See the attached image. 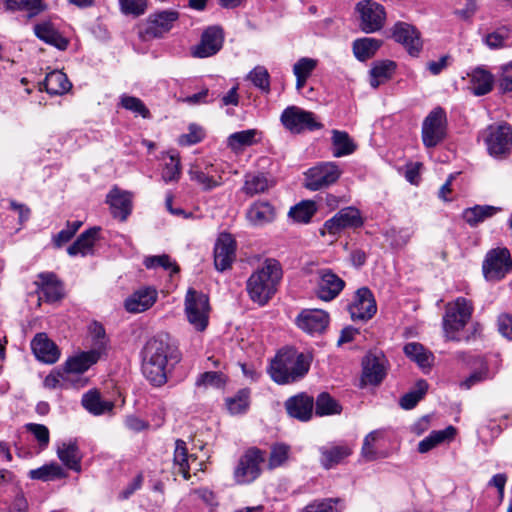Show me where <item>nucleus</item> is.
<instances>
[{
	"instance_id": "f257e3e1",
	"label": "nucleus",
	"mask_w": 512,
	"mask_h": 512,
	"mask_svg": "<svg viewBox=\"0 0 512 512\" xmlns=\"http://www.w3.org/2000/svg\"><path fill=\"white\" fill-rule=\"evenodd\" d=\"M180 361V352L168 334L149 339L142 350V373L147 381L161 387L167 383L168 373Z\"/></svg>"
},
{
	"instance_id": "f03ea898",
	"label": "nucleus",
	"mask_w": 512,
	"mask_h": 512,
	"mask_svg": "<svg viewBox=\"0 0 512 512\" xmlns=\"http://www.w3.org/2000/svg\"><path fill=\"white\" fill-rule=\"evenodd\" d=\"M312 360L310 353L299 352L294 348H283L271 360L267 372L279 385L293 384L307 375Z\"/></svg>"
},
{
	"instance_id": "7ed1b4c3",
	"label": "nucleus",
	"mask_w": 512,
	"mask_h": 512,
	"mask_svg": "<svg viewBox=\"0 0 512 512\" xmlns=\"http://www.w3.org/2000/svg\"><path fill=\"white\" fill-rule=\"evenodd\" d=\"M282 268L275 259H266L247 279L246 291L252 302L266 305L277 292Z\"/></svg>"
},
{
	"instance_id": "20e7f679",
	"label": "nucleus",
	"mask_w": 512,
	"mask_h": 512,
	"mask_svg": "<svg viewBox=\"0 0 512 512\" xmlns=\"http://www.w3.org/2000/svg\"><path fill=\"white\" fill-rule=\"evenodd\" d=\"M209 298L203 292L189 288L185 296V313L188 322L197 330L204 331L209 321Z\"/></svg>"
},
{
	"instance_id": "39448f33",
	"label": "nucleus",
	"mask_w": 512,
	"mask_h": 512,
	"mask_svg": "<svg viewBox=\"0 0 512 512\" xmlns=\"http://www.w3.org/2000/svg\"><path fill=\"white\" fill-rule=\"evenodd\" d=\"M265 462V451L251 447L239 458L234 469V479L237 484H249L261 474V465Z\"/></svg>"
},
{
	"instance_id": "423d86ee",
	"label": "nucleus",
	"mask_w": 512,
	"mask_h": 512,
	"mask_svg": "<svg viewBox=\"0 0 512 512\" xmlns=\"http://www.w3.org/2000/svg\"><path fill=\"white\" fill-rule=\"evenodd\" d=\"M473 307L470 301L463 297L449 305L443 319V326L449 340H458L455 333L462 330L471 318Z\"/></svg>"
},
{
	"instance_id": "0eeeda50",
	"label": "nucleus",
	"mask_w": 512,
	"mask_h": 512,
	"mask_svg": "<svg viewBox=\"0 0 512 512\" xmlns=\"http://www.w3.org/2000/svg\"><path fill=\"white\" fill-rule=\"evenodd\" d=\"M512 270L510 251L505 247H497L487 252L482 271L487 281H499Z\"/></svg>"
},
{
	"instance_id": "6e6552de",
	"label": "nucleus",
	"mask_w": 512,
	"mask_h": 512,
	"mask_svg": "<svg viewBox=\"0 0 512 512\" xmlns=\"http://www.w3.org/2000/svg\"><path fill=\"white\" fill-rule=\"evenodd\" d=\"M283 126L291 133L300 134L305 130H319L323 125L317 121L314 113L297 106L287 107L281 114Z\"/></svg>"
},
{
	"instance_id": "1a4fd4ad",
	"label": "nucleus",
	"mask_w": 512,
	"mask_h": 512,
	"mask_svg": "<svg viewBox=\"0 0 512 512\" xmlns=\"http://www.w3.org/2000/svg\"><path fill=\"white\" fill-rule=\"evenodd\" d=\"M342 170L335 162H321L305 173V187L311 191L321 190L334 184Z\"/></svg>"
},
{
	"instance_id": "9d476101",
	"label": "nucleus",
	"mask_w": 512,
	"mask_h": 512,
	"mask_svg": "<svg viewBox=\"0 0 512 512\" xmlns=\"http://www.w3.org/2000/svg\"><path fill=\"white\" fill-rule=\"evenodd\" d=\"M447 117L442 107L434 108L424 119L422 124L423 144L428 147H435L446 136Z\"/></svg>"
},
{
	"instance_id": "9b49d317",
	"label": "nucleus",
	"mask_w": 512,
	"mask_h": 512,
	"mask_svg": "<svg viewBox=\"0 0 512 512\" xmlns=\"http://www.w3.org/2000/svg\"><path fill=\"white\" fill-rule=\"evenodd\" d=\"M179 19V12L173 9L150 14L141 30L145 39L161 38L168 33Z\"/></svg>"
},
{
	"instance_id": "f8f14e48",
	"label": "nucleus",
	"mask_w": 512,
	"mask_h": 512,
	"mask_svg": "<svg viewBox=\"0 0 512 512\" xmlns=\"http://www.w3.org/2000/svg\"><path fill=\"white\" fill-rule=\"evenodd\" d=\"M315 294L322 301L329 302L339 296L345 288V281L329 268L316 272Z\"/></svg>"
},
{
	"instance_id": "ddd939ff",
	"label": "nucleus",
	"mask_w": 512,
	"mask_h": 512,
	"mask_svg": "<svg viewBox=\"0 0 512 512\" xmlns=\"http://www.w3.org/2000/svg\"><path fill=\"white\" fill-rule=\"evenodd\" d=\"M485 143L489 154L503 157L512 147V128L508 124L491 125L487 128Z\"/></svg>"
},
{
	"instance_id": "4468645a",
	"label": "nucleus",
	"mask_w": 512,
	"mask_h": 512,
	"mask_svg": "<svg viewBox=\"0 0 512 512\" xmlns=\"http://www.w3.org/2000/svg\"><path fill=\"white\" fill-rule=\"evenodd\" d=\"M360 15V28L365 33L379 31L385 23L384 7L373 0H363L356 5Z\"/></svg>"
},
{
	"instance_id": "2eb2a0df",
	"label": "nucleus",
	"mask_w": 512,
	"mask_h": 512,
	"mask_svg": "<svg viewBox=\"0 0 512 512\" xmlns=\"http://www.w3.org/2000/svg\"><path fill=\"white\" fill-rule=\"evenodd\" d=\"M363 218L360 211L353 206L339 210L332 218L325 221L321 234L329 233L336 235L346 228H359L363 225Z\"/></svg>"
},
{
	"instance_id": "dca6fc26",
	"label": "nucleus",
	"mask_w": 512,
	"mask_h": 512,
	"mask_svg": "<svg viewBox=\"0 0 512 512\" xmlns=\"http://www.w3.org/2000/svg\"><path fill=\"white\" fill-rule=\"evenodd\" d=\"M353 321H367L371 319L376 311L377 305L373 293L367 287L359 288L348 306Z\"/></svg>"
},
{
	"instance_id": "f3484780",
	"label": "nucleus",
	"mask_w": 512,
	"mask_h": 512,
	"mask_svg": "<svg viewBox=\"0 0 512 512\" xmlns=\"http://www.w3.org/2000/svg\"><path fill=\"white\" fill-rule=\"evenodd\" d=\"M329 322L328 312L322 309H303L295 319L297 327L310 335L324 333Z\"/></svg>"
},
{
	"instance_id": "a211bd4d",
	"label": "nucleus",
	"mask_w": 512,
	"mask_h": 512,
	"mask_svg": "<svg viewBox=\"0 0 512 512\" xmlns=\"http://www.w3.org/2000/svg\"><path fill=\"white\" fill-rule=\"evenodd\" d=\"M392 37L396 42L401 43L413 57H417L422 50L420 33L411 24L397 22L392 28Z\"/></svg>"
},
{
	"instance_id": "6ab92c4d",
	"label": "nucleus",
	"mask_w": 512,
	"mask_h": 512,
	"mask_svg": "<svg viewBox=\"0 0 512 512\" xmlns=\"http://www.w3.org/2000/svg\"><path fill=\"white\" fill-rule=\"evenodd\" d=\"M223 30L219 26L208 27L201 36L200 43L193 47L194 57L206 58L215 55L223 45Z\"/></svg>"
},
{
	"instance_id": "aec40b11",
	"label": "nucleus",
	"mask_w": 512,
	"mask_h": 512,
	"mask_svg": "<svg viewBox=\"0 0 512 512\" xmlns=\"http://www.w3.org/2000/svg\"><path fill=\"white\" fill-rule=\"evenodd\" d=\"M236 242L231 234L221 233L214 246V264L218 271L230 268L236 257Z\"/></svg>"
},
{
	"instance_id": "412c9836",
	"label": "nucleus",
	"mask_w": 512,
	"mask_h": 512,
	"mask_svg": "<svg viewBox=\"0 0 512 512\" xmlns=\"http://www.w3.org/2000/svg\"><path fill=\"white\" fill-rule=\"evenodd\" d=\"M320 464L326 469H332L342 464L353 453V447L346 442L329 443L319 448Z\"/></svg>"
},
{
	"instance_id": "4be33fe9",
	"label": "nucleus",
	"mask_w": 512,
	"mask_h": 512,
	"mask_svg": "<svg viewBox=\"0 0 512 512\" xmlns=\"http://www.w3.org/2000/svg\"><path fill=\"white\" fill-rule=\"evenodd\" d=\"M276 209L267 200L253 202L246 211V219L253 227H263L276 219Z\"/></svg>"
},
{
	"instance_id": "5701e85b",
	"label": "nucleus",
	"mask_w": 512,
	"mask_h": 512,
	"mask_svg": "<svg viewBox=\"0 0 512 512\" xmlns=\"http://www.w3.org/2000/svg\"><path fill=\"white\" fill-rule=\"evenodd\" d=\"M288 415L299 421H309L313 416L314 399L306 393H299L285 401Z\"/></svg>"
},
{
	"instance_id": "b1692460",
	"label": "nucleus",
	"mask_w": 512,
	"mask_h": 512,
	"mask_svg": "<svg viewBox=\"0 0 512 512\" xmlns=\"http://www.w3.org/2000/svg\"><path fill=\"white\" fill-rule=\"evenodd\" d=\"M157 290L153 287H143L132 293L124 303L125 309L130 313H140L148 310L156 302Z\"/></svg>"
},
{
	"instance_id": "393cba45",
	"label": "nucleus",
	"mask_w": 512,
	"mask_h": 512,
	"mask_svg": "<svg viewBox=\"0 0 512 512\" xmlns=\"http://www.w3.org/2000/svg\"><path fill=\"white\" fill-rule=\"evenodd\" d=\"M35 284L41 294L40 298H43L46 302L53 303L63 297L62 283L52 272L40 273Z\"/></svg>"
},
{
	"instance_id": "a878e982",
	"label": "nucleus",
	"mask_w": 512,
	"mask_h": 512,
	"mask_svg": "<svg viewBox=\"0 0 512 512\" xmlns=\"http://www.w3.org/2000/svg\"><path fill=\"white\" fill-rule=\"evenodd\" d=\"M31 349L38 360L48 364L55 363L60 356L57 346L45 333L36 334L31 341Z\"/></svg>"
},
{
	"instance_id": "bb28decb",
	"label": "nucleus",
	"mask_w": 512,
	"mask_h": 512,
	"mask_svg": "<svg viewBox=\"0 0 512 512\" xmlns=\"http://www.w3.org/2000/svg\"><path fill=\"white\" fill-rule=\"evenodd\" d=\"M57 457L70 470L81 471L82 454L77 440L59 442L56 448Z\"/></svg>"
},
{
	"instance_id": "cd10ccee",
	"label": "nucleus",
	"mask_w": 512,
	"mask_h": 512,
	"mask_svg": "<svg viewBox=\"0 0 512 512\" xmlns=\"http://www.w3.org/2000/svg\"><path fill=\"white\" fill-rule=\"evenodd\" d=\"M363 374L362 381L371 385L379 384L386 375L384 358L373 354H368L362 362Z\"/></svg>"
},
{
	"instance_id": "c85d7f7f",
	"label": "nucleus",
	"mask_w": 512,
	"mask_h": 512,
	"mask_svg": "<svg viewBox=\"0 0 512 512\" xmlns=\"http://www.w3.org/2000/svg\"><path fill=\"white\" fill-rule=\"evenodd\" d=\"M274 180L264 173H246L241 191L248 197L267 192L274 187Z\"/></svg>"
},
{
	"instance_id": "c756f323",
	"label": "nucleus",
	"mask_w": 512,
	"mask_h": 512,
	"mask_svg": "<svg viewBox=\"0 0 512 512\" xmlns=\"http://www.w3.org/2000/svg\"><path fill=\"white\" fill-rule=\"evenodd\" d=\"M100 359V350L91 349L69 358L64 365V372L69 374H81L87 371Z\"/></svg>"
},
{
	"instance_id": "7c9ffc66",
	"label": "nucleus",
	"mask_w": 512,
	"mask_h": 512,
	"mask_svg": "<svg viewBox=\"0 0 512 512\" xmlns=\"http://www.w3.org/2000/svg\"><path fill=\"white\" fill-rule=\"evenodd\" d=\"M34 33L37 38L61 51L66 50L68 47V39L59 33L51 21H43L36 24L34 26Z\"/></svg>"
},
{
	"instance_id": "2f4dec72",
	"label": "nucleus",
	"mask_w": 512,
	"mask_h": 512,
	"mask_svg": "<svg viewBox=\"0 0 512 512\" xmlns=\"http://www.w3.org/2000/svg\"><path fill=\"white\" fill-rule=\"evenodd\" d=\"M99 232V227H92L81 233L76 241L68 247V254L70 256H87L93 254L94 245L99 239Z\"/></svg>"
},
{
	"instance_id": "473e14b6",
	"label": "nucleus",
	"mask_w": 512,
	"mask_h": 512,
	"mask_svg": "<svg viewBox=\"0 0 512 512\" xmlns=\"http://www.w3.org/2000/svg\"><path fill=\"white\" fill-rule=\"evenodd\" d=\"M107 201L110 204L113 216L121 221L126 220L128 215L131 213L130 194L115 188L108 194Z\"/></svg>"
},
{
	"instance_id": "72a5a7b5",
	"label": "nucleus",
	"mask_w": 512,
	"mask_h": 512,
	"mask_svg": "<svg viewBox=\"0 0 512 512\" xmlns=\"http://www.w3.org/2000/svg\"><path fill=\"white\" fill-rule=\"evenodd\" d=\"M469 77V89L474 95H486L492 90L494 77L489 71L476 68L469 74Z\"/></svg>"
},
{
	"instance_id": "f704fd0d",
	"label": "nucleus",
	"mask_w": 512,
	"mask_h": 512,
	"mask_svg": "<svg viewBox=\"0 0 512 512\" xmlns=\"http://www.w3.org/2000/svg\"><path fill=\"white\" fill-rule=\"evenodd\" d=\"M261 132L257 129H247L232 133L227 138V146L232 151H241L245 147L252 146L260 141Z\"/></svg>"
},
{
	"instance_id": "c9c22d12",
	"label": "nucleus",
	"mask_w": 512,
	"mask_h": 512,
	"mask_svg": "<svg viewBox=\"0 0 512 512\" xmlns=\"http://www.w3.org/2000/svg\"><path fill=\"white\" fill-rule=\"evenodd\" d=\"M5 9L10 12L25 11L27 18L32 19L46 10L43 0H2Z\"/></svg>"
},
{
	"instance_id": "e433bc0d",
	"label": "nucleus",
	"mask_w": 512,
	"mask_h": 512,
	"mask_svg": "<svg viewBox=\"0 0 512 512\" xmlns=\"http://www.w3.org/2000/svg\"><path fill=\"white\" fill-rule=\"evenodd\" d=\"M47 93L50 95H61L68 92L71 83L65 73L54 70L47 73L44 81L41 83Z\"/></svg>"
},
{
	"instance_id": "4c0bfd02",
	"label": "nucleus",
	"mask_w": 512,
	"mask_h": 512,
	"mask_svg": "<svg viewBox=\"0 0 512 512\" xmlns=\"http://www.w3.org/2000/svg\"><path fill=\"white\" fill-rule=\"evenodd\" d=\"M190 460H196V456L193 454H188V449L186 442L182 439H177L175 441V449L173 455L174 465L178 467V472L182 474L185 480H189L190 475Z\"/></svg>"
},
{
	"instance_id": "58836bf2",
	"label": "nucleus",
	"mask_w": 512,
	"mask_h": 512,
	"mask_svg": "<svg viewBox=\"0 0 512 512\" xmlns=\"http://www.w3.org/2000/svg\"><path fill=\"white\" fill-rule=\"evenodd\" d=\"M28 476L32 480L49 482L65 478L67 473L58 463L51 462L37 469L30 470Z\"/></svg>"
},
{
	"instance_id": "ea45409f",
	"label": "nucleus",
	"mask_w": 512,
	"mask_h": 512,
	"mask_svg": "<svg viewBox=\"0 0 512 512\" xmlns=\"http://www.w3.org/2000/svg\"><path fill=\"white\" fill-rule=\"evenodd\" d=\"M382 45V40L363 37L353 42L352 48L356 59L366 61L372 58Z\"/></svg>"
},
{
	"instance_id": "a19ab883",
	"label": "nucleus",
	"mask_w": 512,
	"mask_h": 512,
	"mask_svg": "<svg viewBox=\"0 0 512 512\" xmlns=\"http://www.w3.org/2000/svg\"><path fill=\"white\" fill-rule=\"evenodd\" d=\"M83 407L94 415H101L112 411L114 404L101 398L96 390H90L82 397Z\"/></svg>"
},
{
	"instance_id": "79ce46f5",
	"label": "nucleus",
	"mask_w": 512,
	"mask_h": 512,
	"mask_svg": "<svg viewBox=\"0 0 512 512\" xmlns=\"http://www.w3.org/2000/svg\"><path fill=\"white\" fill-rule=\"evenodd\" d=\"M403 350L405 355L416 362L422 369L431 367L434 356L422 344L410 342L404 346Z\"/></svg>"
},
{
	"instance_id": "37998d69",
	"label": "nucleus",
	"mask_w": 512,
	"mask_h": 512,
	"mask_svg": "<svg viewBox=\"0 0 512 512\" xmlns=\"http://www.w3.org/2000/svg\"><path fill=\"white\" fill-rule=\"evenodd\" d=\"M396 64L391 60L377 61L370 70V85L378 88L380 84L389 80L395 72Z\"/></svg>"
},
{
	"instance_id": "c03bdc74",
	"label": "nucleus",
	"mask_w": 512,
	"mask_h": 512,
	"mask_svg": "<svg viewBox=\"0 0 512 512\" xmlns=\"http://www.w3.org/2000/svg\"><path fill=\"white\" fill-rule=\"evenodd\" d=\"M214 166H207L209 169L207 172L203 171L199 167H192L189 170V175L192 181L197 182L199 185L203 187L204 190H212L216 187H219L223 184L222 177L218 175L214 177L211 175V172L214 171Z\"/></svg>"
},
{
	"instance_id": "a18cd8bd",
	"label": "nucleus",
	"mask_w": 512,
	"mask_h": 512,
	"mask_svg": "<svg viewBox=\"0 0 512 512\" xmlns=\"http://www.w3.org/2000/svg\"><path fill=\"white\" fill-rule=\"evenodd\" d=\"M455 433L456 429L453 426H449L443 430L432 431L427 437L419 442L418 451L420 453H426L445 440L452 439Z\"/></svg>"
},
{
	"instance_id": "49530a36",
	"label": "nucleus",
	"mask_w": 512,
	"mask_h": 512,
	"mask_svg": "<svg viewBox=\"0 0 512 512\" xmlns=\"http://www.w3.org/2000/svg\"><path fill=\"white\" fill-rule=\"evenodd\" d=\"M499 210L500 208L495 206L476 205L474 207L465 209L463 212V218L470 226H476L483 222L485 219L495 215Z\"/></svg>"
},
{
	"instance_id": "de8ad7c7",
	"label": "nucleus",
	"mask_w": 512,
	"mask_h": 512,
	"mask_svg": "<svg viewBox=\"0 0 512 512\" xmlns=\"http://www.w3.org/2000/svg\"><path fill=\"white\" fill-rule=\"evenodd\" d=\"M316 203L312 200H304L289 210V217L297 223L307 224L316 213Z\"/></svg>"
},
{
	"instance_id": "09e8293b",
	"label": "nucleus",
	"mask_w": 512,
	"mask_h": 512,
	"mask_svg": "<svg viewBox=\"0 0 512 512\" xmlns=\"http://www.w3.org/2000/svg\"><path fill=\"white\" fill-rule=\"evenodd\" d=\"M314 405L317 416L340 414L342 411L341 405L326 392L317 396Z\"/></svg>"
},
{
	"instance_id": "8fccbe9b",
	"label": "nucleus",
	"mask_w": 512,
	"mask_h": 512,
	"mask_svg": "<svg viewBox=\"0 0 512 512\" xmlns=\"http://www.w3.org/2000/svg\"><path fill=\"white\" fill-rule=\"evenodd\" d=\"M333 156L342 157L354 152L355 145L348 133L338 130L332 131Z\"/></svg>"
},
{
	"instance_id": "3c124183",
	"label": "nucleus",
	"mask_w": 512,
	"mask_h": 512,
	"mask_svg": "<svg viewBox=\"0 0 512 512\" xmlns=\"http://www.w3.org/2000/svg\"><path fill=\"white\" fill-rule=\"evenodd\" d=\"M427 390V381L424 379L418 380L415 387L401 397L399 402L400 406L405 410L414 408L417 403L424 397Z\"/></svg>"
},
{
	"instance_id": "603ef678",
	"label": "nucleus",
	"mask_w": 512,
	"mask_h": 512,
	"mask_svg": "<svg viewBox=\"0 0 512 512\" xmlns=\"http://www.w3.org/2000/svg\"><path fill=\"white\" fill-rule=\"evenodd\" d=\"M343 501L340 498H325L314 500L304 507L301 512H341Z\"/></svg>"
},
{
	"instance_id": "864d4df0",
	"label": "nucleus",
	"mask_w": 512,
	"mask_h": 512,
	"mask_svg": "<svg viewBox=\"0 0 512 512\" xmlns=\"http://www.w3.org/2000/svg\"><path fill=\"white\" fill-rule=\"evenodd\" d=\"M0 512H29V503L22 489L12 499L0 500Z\"/></svg>"
},
{
	"instance_id": "5fc2aeb1",
	"label": "nucleus",
	"mask_w": 512,
	"mask_h": 512,
	"mask_svg": "<svg viewBox=\"0 0 512 512\" xmlns=\"http://www.w3.org/2000/svg\"><path fill=\"white\" fill-rule=\"evenodd\" d=\"M290 453V446L284 443H276L272 445L270 456L268 459V469L273 470L284 465Z\"/></svg>"
},
{
	"instance_id": "6e6d98bb",
	"label": "nucleus",
	"mask_w": 512,
	"mask_h": 512,
	"mask_svg": "<svg viewBox=\"0 0 512 512\" xmlns=\"http://www.w3.org/2000/svg\"><path fill=\"white\" fill-rule=\"evenodd\" d=\"M250 391L242 389L234 397L226 400V405L231 414L245 413L249 407Z\"/></svg>"
},
{
	"instance_id": "4d7b16f0",
	"label": "nucleus",
	"mask_w": 512,
	"mask_h": 512,
	"mask_svg": "<svg viewBox=\"0 0 512 512\" xmlns=\"http://www.w3.org/2000/svg\"><path fill=\"white\" fill-rule=\"evenodd\" d=\"M120 105L124 109L129 110L136 115H140L143 118H148L150 116L148 108L145 106L143 101L137 97L124 94L120 97Z\"/></svg>"
},
{
	"instance_id": "13d9d810",
	"label": "nucleus",
	"mask_w": 512,
	"mask_h": 512,
	"mask_svg": "<svg viewBox=\"0 0 512 512\" xmlns=\"http://www.w3.org/2000/svg\"><path fill=\"white\" fill-rule=\"evenodd\" d=\"M180 159L176 154H170L169 161L165 163L162 179L165 183L177 182L180 179Z\"/></svg>"
},
{
	"instance_id": "bf43d9fd",
	"label": "nucleus",
	"mask_w": 512,
	"mask_h": 512,
	"mask_svg": "<svg viewBox=\"0 0 512 512\" xmlns=\"http://www.w3.org/2000/svg\"><path fill=\"white\" fill-rule=\"evenodd\" d=\"M25 428L30 432L38 443L39 449L45 450L50 442L49 429L43 424L27 423Z\"/></svg>"
},
{
	"instance_id": "052dcab7",
	"label": "nucleus",
	"mask_w": 512,
	"mask_h": 512,
	"mask_svg": "<svg viewBox=\"0 0 512 512\" xmlns=\"http://www.w3.org/2000/svg\"><path fill=\"white\" fill-rule=\"evenodd\" d=\"M195 384L198 387L220 388L225 384V375L216 371L204 372L198 376Z\"/></svg>"
},
{
	"instance_id": "680f3d73",
	"label": "nucleus",
	"mask_w": 512,
	"mask_h": 512,
	"mask_svg": "<svg viewBox=\"0 0 512 512\" xmlns=\"http://www.w3.org/2000/svg\"><path fill=\"white\" fill-rule=\"evenodd\" d=\"M252 83L264 92L270 90V76L267 69L263 66L255 67L248 75Z\"/></svg>"
},
{
	"instance_id": "e2e57ef3",
	"label": "nucleus",
	"mask_w": 512,
	"mask_h": 512,
	"mask_svg": "<svg viewBox=\"0 0 512 512\" xmlns=\"http://www.w3.org/2000/svg\"><path fill=\"white\" fill-rule=\"evenodd\" d=\"M379 435L380 432L374 430L364 438L361 455L366 461H374L378 458V453L374 449L373 443L378 439Z\"/></svg>"
},
{
	"instance_id": "0e129e2a",
	"label": "nucleus",
	"mask_w": 512,
	"mask_h": 512,
	"mask_svg": "<svg viewBox=\"0 0 512 512\" xmlns=\"http://www.w3.org/2000/svg\"><path fill=\"white\" fill-rule=\"evenodd\" d=\"M121 11L124 14L140 16L147 9V0H119Z\"/></svg>"
},
{
	"instance_id": "69168bd1",
	"label": "nucleus",
	"mask_w": 512,
	"mask_h": 512,
	"mask_svg": "<svg viewBox=\"0 0 512 512\" xmlns=\"http://www.w3.org/2000/svg\"><path fill=\"white\" fill-rule=\"evenodd\" d=\"M204 135V130L200 126L191 124L189 126V132L187 134H182L179 137L178 142L182 146L194 145L201 142L204 138Z\"/></svg>"
},
{
	"instance_id": "338daca9",
	"label": "nucleus",
	"mask_w": 512,
	"mask_h": 512,
	"mask_svg": "<svg viewBox=\"0 0 512 512\" xmlns=\"http://www.w3.org/2000/svg\"><path fill=\"white\" fill-rule=\"evenodd\" d=\"M317 66V60L303 57L300 58L293 66V73L295 76H302L309 78L313 70Z\"/></svg>"
},
{
	"instance_id": "774afa93",
	"label": "nucleus",
	"mask_w": 512,
	"mask_h": 512,
	"mask_svg": "<svg viewBox=\"0 0 512 512\" xmlns=\"http://www.w3.org/2000/svg\"><path fill=\"white\" fill-rule=\"evenodd\" d=\"M479 361L481 362V366L479 370L474 371L469 377H467L464 381L460 383V387L465 389H470L474 385L486 380L488 378V366L482 362V360L479 358Z\"/></svg>"
}]
</instances>
